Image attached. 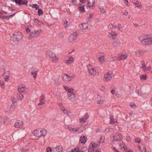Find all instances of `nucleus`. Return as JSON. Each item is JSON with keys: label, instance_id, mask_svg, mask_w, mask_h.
I'll list each match as a JSON object with an SVG mask.
<instances>
[{"label": "nucleus", "instance_id": "36", "mask_svg": "<svg viewBox=\"0 0 152 152\" xmlns=\"http://www.w3.org/2000/svg\"><path fill=\"white\" fill-rule=\"evenodd\" d=\"M110 124H114L115 123H116L117 121V120H114L113 119V117L112 115H110Z\"/></svg>", "mask_w": 152, "mask_h": 152}, {"label": "nucleus", "instance_id": "55", "mask_svg": "<svg viewBox=\"0 0 152 152\" xmlns=\"http://www.w3.org/2000/svg\"><path fill=\"white\" fill-rule=\"evenodd\" d=\"M79 128H74L73 129V132H77L78 131Z\"/></svg>", "mask_w": 152, "mask_h": 152}, {"label": "nucleus", "instance_id": "48", "mask_svg": "<svg viewBox=\"0 0 152 152\" xmlns=\"http://www.w3.org/2000/svg\"><path fill=\"white\" fill-rule=\"evenodd\" d=\"M135 141L136 142L138 143H140L141 142L140 139L138 138H135Z\"/></svg>", "mask_w": 152, "mask_h": 152}, {"label": "nucleus", "instance_id": "1", "mask_svg": "<svg viewBox=\"0 0 152 152\" xmlns=\"http://www.w3.org/2000/svg\"><path fill=\"white\" fill-rule=\"evenodd\" d=\"M141 37L140 42L142 45H146L152 44V34L143 35Z\"/></svg>", "mask_w": 152, "mask_h": 152}, {"label": "nucleus", "instance_id": "59", "mask_svg": "<svg viewBox=\"0 0 152 152\" xmlns=\"http://www.w3.org/2000/svg\"><path fill=\"white\" fill-rule=\"evenodd\" d=\"M100 9L101 11V12L102 13H106L105 11H104V9L103 8H101V9Z\"/></svg>", "mask_w": 152, "mask_h": 152}, {"label": "nucleus", "instance_id": "18", "mask_svg": "<svg viewBox=\"0 0 152 152\" xmlns=\"http://www.w3.org/2000/svg\"><path fill=\"white\" fill-rule=\"evenodd\" d=\"M118 145L120 148L123 151H125L126 148V146L124 143L122 142V140L119 142L118 144H116Z\"/></svg>", "mask_w": 152, "mask_h": 152}, {"label": "nucleus", "instance_id": "14", "mask_svg": "<svg viewBox=\"0 0 152 152\" xmlns=\"http://www.w3.org/2000/svg\"><path fill=\"white\" fill-rule=\"evenodd\" d=\"M117 35V34L115 32L110 31L108 33L107 36L110 39H115Z\"/></svg>", "mask_w": 152, "mask_h": 152}, {"label": "nucleus", "instance_id": "64", "mask_svg": "<svg viewBox=\"0 0 152 152\" xmlns=\"http://www.w3.org/2000/svg\"><path fill=\"white\" fill-rule=\"evenodd\" d=\"M125 152H133V151L132 150L129 149L126 151Z\"/></svg>", "mask_w": 152, "mask_h": 152}, {"label": "nucleus", "instance_id": "21", "mask_svg": "<svg viewBox=\"0 0 152 152\" xmlns=\"http://www.w3.org/2000/svg\"><path fill=\"white\" fill-rule=\"evenodd\" d=\"M127 55L126 54H121L118 55L117 59L119 60H123L127 58Z\"/></svg>", "mask_w": 152, "mask_h": 152}, {"label": "nucleus", "instance_id": "11", "mask_svg": "<svg viewBox=\"0 0 152 152\" xmlns=\"http://www.w3.org/2000/svg\"><path fill=\"white\" fill-rule=\"evenodd\" d=\"M88 71L90 75L91 76H94L96 75V70L92 66H90L88 67Z\"/></svg>", "mask_w": 152, "mask_h": 152}, {"label": "nucleus", "instance_id": "33", "mask_svg": "<svg viewBox=\"0 0 152 152\" xmlns=\"http://www.w3.org/2000/svg\"><path fill=\"white\" fill-rule=\"evenodd\" d=\"M61 110L64 113L68 115H69L71 113L70 111L66 110L64 107H62V108H61Z\"/></svg>", "mask_w": 152, "mask_h": 152}, {"label": "nucleus", "instance_id": "57", "mask_svg": "<svg viewBox=\"0 0 152 152\" xmlns=\"http://www.w3.org/2000/svg\"><path fill=\"white\" fill-rule=\"evenodd\" d=\"M129 114L132 117H134V114L132 111L130 112Z\"/></svg>", "mask_w": 152, "mask_h": 152}, {"label": "nucleus", "instance_id": "16", "mask_svg": "<svg viewBox=\"0 0 152 152\" xmlns=\"http://www.w3.org/2000/svg\"><path fill=\"white\" fill-rule=\"evenodd\" d=\"M63 88L66 91L69 93L68 94L74 93V89L73 88H70L66 86H64Z\"/></svg>", "mask_w": 152, "mask_h": 152}, {"label": "nucleus", "instance_id": "41", "mask_svg": "<svg viewBox=\"0 0 152 152\" xmlns=\"http://www.w3.org/2000/svg\"><path fill=\"white\" fill-rule=\"evenodd\" d=\"M38 13L39 15H42L43 13V11L41 9H39L38 11Z\"/></svg>", "mask_w": 152, "mask_h": 152}, {"label": "nucleus", "instance_id": "4", "mask_svg": "<svg viewBox=\"0 0 152 152\" xmlns=\"http://www.w3.org/2000/svg\"><path fill=\"white\" fill-rule=\"evenodd\" d=\"M114 76L113 72L112 71H109L104 75L103 78V80L104 82H107L109 81Z\"/></svg>", "mask_w": 152, "mask_h": 152}, {"label": "nucleus", "instance_id": "19", "mask_svg": "<svg viewBox=\"0 0 152 152\" xmlns=\"http://www.w3.org/2000/svg\"><path fill=\"white\" fill-rule=\"evenodd\" d=\"M74 61V58L72 56H70L66 60L65 63L67 65H69L72 64Z\"/></svg>", "mask_w": 152, "mask_h": 152}, {"label": "nucleus", "instance_id": "37", "mask_svg": "<svg viewBox=\"0 0 152 152\" xmlns=\"http://www.w3.org/2000/svg\"><path fill=\"white\" fill-rule=\"evenodd\" d=\"M17 99L20 101H22L24 98V96L21 94H18L17 95Z\"/></svg>", "mask_w": 152, "mask_h": 152}, {"label": "nucleus", "instance_id": "30", "mask_svg": "<svg viewBox=\"0 0 152 152\" xmlns=\"http://www.w3.org/2000/svg\"><path fill=\"white\" fill-rule=\"evenodd\" d=\"M41 97V99L40 100V103L38 104L39 105H42L45 104L44 96L42 95Z\"/></svg>", "mask_w": 152, "mask_h": 152}, {"label": "nucleus", "instance_id": "26", "mask_svg": "<svg viewBox=\"0 0 152 152\" xmlns=\"http://www.w3.org/2000/svg\"><path fill=\"white\" fill-rule=\"evenodd\" d=\"M88 115L87 114H86L83 117L80 119V122L82 123H85L86 121L88 118Z\"/></svg>", "mask_w": 152, "mask_h": 152}, {"label": "nucleus", "instance_id": "63", "mask_svg": "<svg viewBox=\"0 0 152 152\" xmlns=\"http://www.w3.org/2000/svg\"><path fill=\"white\" fill-rule=\"evenodd\" d=\"M93 16V15L92 14H90L88 18V19L89 20L90 18H92Z\"/></svg>", "mask_w": 152, "mask_h": 152}, {"label": "nucleus", "instance_id": "32", "mask_svg": "<svg viewBox=\"0 0 152 152\" xmlns=\"http://www.w3.org/2000/svg\"><path fill=\"white\" fill-rule=\"evenodd\" d=\"M95 3V0H88V5L89 7H92Z\"/></svg>", "mask_w": 152, "mask_h": 152}, {"label": "nucleus", "instance_id": "29", "mask_svg": "<svg viewBox=\"0 0 152 152\" xmlns=\"http://www.w3.org/2000/svg\"><path fill=\"white\" fill-rule=\"evenodd\" d=\"M5 74H6V75L4 77V78L5 80L7 82L9 81V78L10 75V72L9 71H7L5 72Z\"/></svg>", "mask_w": 152, "mask_h": 152}, {"label": "nucleus", "instance_id": "10", "mask_svg": "<svg viewBox=\"0 0 152 152\" xmlns=\"http://www.w3.org/2000/svg\"><path fill=\"white\" fill-rule=\"evenodd\" d=\"M24 123L20 120H17L15 122L14 125V127L16 128L21 129L23 126Z\"/></svg>", "mask_w": 152, "mask_h": 152}, {"label": "nucleus", "instance_id": "5", "mask_svg": "<svg viewBox=\"0 0 152 152\" xmlns=\"http://www.w3.org/2000/svg\"><path fill=\"white\" fill-rule=\"evenodd\" d=\"M42 32V30L40 29L35 30L34 31L30 33L29 36L30 38L32 37H37L39 36Z\"/></svg>", "mask_w": 152, "mask_h": 152}, {"label": "nucleus", "instance_id": "28", "mask_svg": "<svg viewBox=\"0 0 152 152\" xmlns=\"http://www.w3.org/2000/svg\"><path fill=\"white\" fill-rule=\"evenodd\" d=\"M105 140V137L104 136H101L100 139L97 142L96 144H98V146L101 143H103L104 142Z\"/></svg>", "mask_w": 152, "mask_h": 152}, {"label": "nucleus", "instance_id": "45", "mask_svg": "<svg viewBox=\"0 0 152 152\" xmlns=\"http://www.w3.org/2000/svg\"><path fill=\"white\" fill-rule=\"evenodd\" d=\"M32 7L35 8L36 10H37L39 8V7L38 5L37 4H34L32 5Z\"/></svg>", "mask_w": 152, "mask_h": 152}, {"label": "nucleus", "instance_id": "60", "mask_svg": "<svg viewBox=\"0 0 152 152\" xmlns=\"http://www.w3.org/2000/svg\"><path fill=\"white\" fill-rule=\"evenodd\" d=\"M72 3L75 4H76L77 3V1L76 0H72Z\"/></svg>", "mask_w": 152, "mask_h": 152}, {"label": "nucleus", "instance_id": "46", "mask_svg": "<svg viewBox=\"0 0 152 152\" xmlns=\"http://www.w3.org/2000/svg\"><path fill=\"white\" fill-rule=\"evenodd\" d=\"M14 107L12 105H11L10 106V109L9 110V112L10 113L12 112L14 110Z\"/></svg>", "mask_w": 152, "mask_h": 152}, {"label": "nucleus", "instance_id": "6", "mask_svg": "<svg viewBox=\"0 0 152 152\" xmlns=\"http://www.w3.org/2000/svg\"><path fill=\"white\" fill-rule=\"evenodd\" d=\"M18 91L20 93H27L28 91V89L24 85H19L18 86Z\"/></svg>", "mask_w": 152, "mask_h": 152}, {"label": "nucleus", "instance_id": "39", "mask_svg": "<svg viewBox=\"0 0 152 152\" xmlns=\"http://www.w3.org/2000/svg\"><path fill=\"white\" fill-rule=\"evenodd\" d=\"M34 21L36 23H40V25L41 24L43 25V23L42 22H41L39 21L37 19L34 18Z\"/></svg>", "mask_w": 152, "mask_h": 152}, {"label": "nucleus", "instance_id": "8", "mask_svg": "<svg viewBox=\"0 0 152 152\" xmlns=\"http://www.w3.org/2000/svg\"><path fill=\"white\" fill-rule=\"evenodd\" d=\"M48 56L52 62H56L58 59V58L56 56V54L52 52H49L48 53Z\"/></svg>", "mask_w": 152, "mask_h": 152}, {"label": "nucleus", "instance_id": "43", "mask_svg": "<svg viewBox=\"0 0 152 152\" xmlns=\"http://www.w3.org/2000/svg\"><path fill=\"white\" fill-rule=\"evenodd\" d=\"M114 27V25L112 24H109L108 26V28L109 29H112Z\"/></svg>", "mask_w": 152, "mask_h": 152}, {"label": "nucleus", "instance_id": "44", "mask_svg": "<svg viewBox=\"0 0 152 152\" xmlns=\"http://www.w3.org/2000/svg\"><path fill=\"white\" fill-rule=\"evenodd\" d=\"M140 78L141 79L145 80L146 79L147 77L145 75H142L140 76Z\"/></svg>", "mask_w": 152, "mask_h": 152}, {"label": "nucleus", "instance_id": "7", "mask_svg": "<svg viewBox=\"0 0 152 152\" xmlns=\"http://www.w3.org/2000/svg\"><path fill=\"white\" fill-rule=\"evenodd\" d=\"M12 37L15 40L19 41L22 38V34L20 32H15L13 34Z\"/></svg>", "mask_w": 152, "mask_h": 152}, {"label": "nucleus", "instance_id": "3", "mask_svg": "<svg viewBox=\"0 0 152 152\" xmlns=\"http://www.w3.org/2000/svg\"><path fill=\"white\" fill-rule=\"evenodd\" d=\"M47 134V131L45 129H37L34 131V135L37 137L45 136Z\"/></svg>", "mask_w": 152, "mask_h": 152}, {"label": "nucleus", "instance_id": "22", "mask_svg": "<svg viewBox=\"0 0 152 152\" xmlns=\"http://www.w3.org/2000/svg\"><path fill=\"white\" fill-rule=\"evenodd\" d=\"M28 1L24 0H16V4H18L20 5L22 4H26L28 3Z\"/></svg>", "mask_w": 152, "mask_h": 152}, {"label": "nucleus", "instance_id": "23", "mask_svg": "<svg viewBox=\"0 0 152 152\" xmlns=\"http://www.w3.org/2000/svg\"><path fill=\"white\" fill-rule=\"evenodd\" d=\"M120 42L119 39L116 40L113 43V46L115 48H117L120 46Z\"/></svg>", "mask_w": 152, "mask_h": 152}, {"label": "nucleus", "instance_id": "53", "mask_svg": "<svg viewBox=\"0 0 152 152\" xmlns=\"http://www.w3.org/2000/svg\"><path fill=\"white\" fill-rule=\"evenodd\" d=\"M128 14V12L127 11H125L123 13L124 15H127Z\"/></svg>", "mask_w": 152, "mask_h": 152}, {"label": "nucleus", "instance_id": "56", "mask_svg": "<svg viewBox=\"0 0 152 152\" xmlns=\"http://www.w3.org/2000/svg\"><path fill=\"white\" fill-rule=\"evenodd\" d=\"M58 105L60 106L61 109V108L62 107H64L63 106L62 103L61 102H60L58 104Z\"/></svg>", "mask_w": 152, "mask_h": 152}, {"label": "nucleus", "instance_id": "15", "mask_svg": "<svg viewBox=\"0 0 152 152\" xmlns=\"http://www.w3.org/2000/svg\"><path fill=\"white\" fill-rule=\"evenodd\" d=\"M75 75L73 74L71 76H69L66 74L64 75L63 77V80L65 81H69L73 80L75 77Z\"/></svg>", "mask_w": 152, "mask_h": 152}, {"label": "nucleus", "instance_id": "27", "mask_svg": "<svg viewBox=\"0 0 152 152\" xmlns=\"http://www.w3.org/2000/svg\"><path fill=\"white\" fill-rule=\"evenodd\" d=\"M80 141L82 144H85L87 141V138L84 136L81 137L80 138Z\"/></svg>", "mask_w": 152, "mask_h": 152}, {"label": "nucleus", "instance_id": "61", "mask_svg": "<svg viewBox=\"0 0 152 152\" xmlns=\"http://www.w3.org/2000/svg\"><path fill=\"white\" fill-rule=\"evenodd\" d=\"M135 93L137 95V96H139V90L138 89H136L135 90Z\"/></svg>", "mask_w": 152, "mask_h": 152}, {"label": "nucleus", "instance_id": "20", "mask_svg": "<svg viewBox=\"0 0 152 152\" xmlns=\"http://www.w3.org/2000/svg\"><path fill=\"white\" fill-rule=\"evenodd\" d=\"M62 150V147L61 146H58L56 147L53 148V152H61Z\"/></svg>", "mask_w": 152, "mask_h": 152}, {"label": "nucleus", "instance_id": "24", "mask_svg": "<svg viewBox=\"0 0 152 152\" xmlns=\"http://www.w3.org/2000/svg\"><path fill=\"white\" fill-rule=\"evenodd\" d=\"M88 24L86 23H83L81 24L80 26V28L82 30H84L88 28Z\"/></svg>", "mask_w": 152, "mask_h": 152}, {"label": "nucleus", "instance_id": "31", "mask_svg": "<svg viewBox=\"0 0 152 152\" xmlns=\"http://www.w3.org/2000/svg\"><path fill=\"white\" fill-rule=\"evenodd\" d=\"M133 3L136 6V7L139 9H141L142 7V4L139 2L137 1L135 2H133Z\"/></svg>", "mask_w": 152, "mask_h": 152}, {"label": "nucleus", "instance_id": "58", "mask_svg": "<svg viewBox=\"0 0 152 152\" xmlns=\"http://www.w3.org/2000/svg\"><path fill=\"white\" fill-rule=\"evenodd\" d=\"M115 96L116 97H119L121 96V95L120 93H116L115 94Z\"/></svg>", "mask_w": 152, "mask_h": 152}, {"label": "nucleus", "instance_id": "34", "mask_svg": "<svg viewBox=\"0 0 152 152\" xmlns=\"http://www.w3.org/2000/svg\"><path fill=\"white\" fill-rule=\"evenodd\" d=\"M105 57L104 56H102L98 58L99 61L101 64H103L105 61Z\"/></svg>", "mask_w": 152, "mask_h": 152}, {"label": "nucleus", "instance_id": "38", "mask_svg": "<svg viewBox=\"0 0 152 152\" xmlns=\"http://www.w3.org/2000/svg\"><path fill=\"white\" fill-rule=\"evenodd\" d=\"M79 10L80 11H81L83 12L84 11V7L83 6H81L79 7Z\"/></svg>", "mask_w": 152, "mask_h": 152}, {"label": "nucleus", "instance_id": "40", "mask_svg": "<svg viewBox=\"0 0 152 152\" xmlns=\"http://www.w3.org/2000/svg\"><path fill=\"white\" fill-rule=\"evenodd\" d=\"M31 74L35 79L36 78L37 76V73L36 72H32L31 73Z\"/></svg>", "mask_w": 152, "mask_h": 152}, {"label": "nucleus", "instance_id": "51", "mask_svg": "<svg viewBox=\"0 0 152 152\" xmlns=\"http://www.w3.org/2000/svg\"><path fill=\"white\" fill-rule=\"evenodd\" d=\"M104 101L100 100L97 102V103L99 104H102L104 103Z\"/></svg>", "mask_w": 152, "mask_h": 152}, {"label": "nucleus", "instance_id": "52", "mask_svg": "<svg viewBox=\"0 0 152 152\" xmlns=\"http://www.w3.org/2000/svg\"><path fill=\"white\" fill-rule=\"evenodd\" d=\"M146 66L144 64H142V66L140 67L141 69H142L143 70H144V71H145V69H146Z\"/></svg>", "mask_w": 152, "mask_h": 152}, {"label": "nucleus", "instance_id": "35", "mask_svg": "<svg viewBox=\"0 0 152 152\" xmlns=\"http://www.w3.org/2000/svg\"><path fill=\"white\" fill-rule=\"evenodd\" d=\"M139 147L141 152H146L145 147L144 145H142L141 146H139Z\"/></svg>", "mask_w": 152, "mask_h": 152}, {"label": "nucleus", "instance_id": "17", "mask_svg": "<svg viewBox=\"0 0 152 152\" xmlns=\"http://www.w3.org/2000/svg\"><path fill=\"white\" fill-rule=\"evenodd\" d=\"M68 99L72 102L75 101V94L74 93L70 94H68Z\"/></svg>", "mask_w": 152, "mask_h": 152}, {"label": "nucleus", "instance_id": "9", "mask_svg": "<svg viewBox=\"0 0 152 152\" xmlns=\"http://www.w3.org/2000/svg\"><path fill=\"white\" fill-rule=\"evenodd\" d=\"M146 50H137L135 51V56L137 57H141L146 53Z\"/></svg>", "mask_w": 152, "mask_h": 152}, {"label": "nucleus", "instance_id": "62", "mask_svg": "<svg viewBox=\"0 0 152 152\" xmlns=\"http://www.w3.org/2000/svg\"><path fill=\"white\" fill-rule=\"evenodd\" d=\"M111 93L113 94H115V90L114 89H112L111 91Z\"/></svg>", "mask_w": 152, "mask_h": 152}, {"label": "nucleus", "instance_id": "49", "mask_svg": "<svg viewBox=\"0 0 152 152\" xmlns=\"http://www.w3.org/2000/svg\"><path fill=\"white\" fill-rule=\"evenodd\" d=\"M118 30L120 31H121L122 30V28L121 26V24H118Z\"/></svg>", "mask_w": 152, "mask_h": 152}, {"label": "nucleus", "instance_id": "42", "mask_svg": "<svg viewBox=\"0 0 152 152\" xmlns=\"http://www.w3.org/2000/svg\"><path fill=\"white\" fill-rule=\"evenodd\" d=\"M130 106L131 107L135 108L136 107V106L135 103H131L130 104Z\"/></svg>", "mask_w": 152, "mask_h": 152}, {"label": "nucleus", "instance_id": "12", "mask_svg": "<svg viewBox=\"0 0 152 152\" xmlns=\"http://www.w3.org/2000/svg\"><path fill=\"white\" fill-rule=\"evenodd\" d=\"M78 35L77 33L76 32H73L69 36L68 38V41L69 42H72L75 39Z\"/></svg>", "mask_w": 152, "mask_h": 152}, {"label": "nucleus", "instance_id": "50", "mask_svg": "<svg viewBox=\"0 0 152 152\" xmlns=\"http://www.w3.org/2000/svg\"><path fill=\"white\" fill-rule=\"evenodd\" d=\"M46 152H51L52 149L50 147H48L46 149Z\"/></svg>", "mask_w": 152, "mask_h": 152}, {"label": "nucleus", "instance_id": "54", "mask_svg": "<svg viewBox=\"0 0 152 152\" xmlns=\"http://www.w3.org/2000/svg\"><path fill=\"white\" fill-rule=\"evenodd\" d=\"M105 89V87L104 86H102L100 88V90L104 91Z\"/></svg>", "mask_w": 152, "mask_h": 152}, {"label": "nucleus", "instance_id": "13", "mask_svg": "<svg viewBox=\"0 0 152 152\" xmlns=\"http://www.w3.org/2000/svg\"><path fill=\"white\" fill-rule=\"evenodd\" d=\"M98 146V144H96L94 142H92L90 144L88 149V152H93L94 150V147Z\"/></svg>", "mask_w": 152, "mask_h": 152}, {"label": "nucleus", "instance_id": "25", "mask_svg": "<svg viewBox=\"0 0 152 152\" xmlns=\"http://www.w3.org/2000/svg\"><path fill=\"white\" fill-rule=\"evenodd\" d=\"M59 78H55L54 81V84L57 86H59L61 84V82L59 80Z\"/></svg>", "mask_w": 152, "mask_h": 152}, {"label": "nucleus", "instance_id": "47", "mask_svg": "<svg viewBox=\"0 0 152 152\" xmlns=\"http://www.w3.org/2000/svg\"><path fill=\"white\" fill-rule=\"evenodd\" d=\"M112 149L114 152H120L119 151V150L116 149L115 148L113 147L112 148Z\"/></svg>", "mask_w": 152, "mask_h": 152}, {"label": "nucleus", "instance_id": "2", "mask_svg": "<svg viewBox=\"0 0 152 152\" xmlns=\"http://www.w3.org/2000/svg\"><path fill=\"white\" fill-rule=\"evenodd\" d=\"M122 136L121 134L118 133H115L111 139L113 144H117L122 140Z\"/></svg>", "mask_w": 152, "mask_h": 152}]
</instances>
